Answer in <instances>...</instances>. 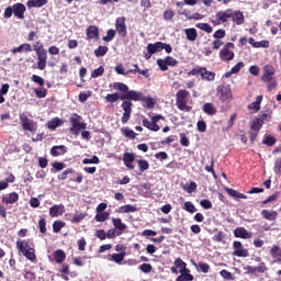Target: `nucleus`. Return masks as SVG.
Listing matches in <instances>:
<instances>
[{"mask_svg":"<svg viewBox=\"0 0 281 281\" xmlns=\"http://www.w3.org/2000/svg\"><path fill=\"white\" fill-rule=\"evenodd\" d=\"M114 91H121L122 94L117 92L109 93L105 95V102L110 104H115L119 100H131V90H128V86L124 82H114L112 85Z\"/></svg>","mask_w":281,"mask_h":281,"instance_id":"f257e3e1","label":"nucleus"},{"mask_svg":"<svg viewBox=\"0 0 281 281\" xmlns=\"http://www.w3.org/2000/svg\"><path fill=\"white\" fill-rule=\"evenodd\" d=\"M33 49L37 56V69L45 70V67H47V49H45L41 41L33 45Z\"/></svg>","mask_w":281,"mask_h":281,"instance_id":"f03ea898","label":"nucleus"},{"mask_svg":"<svg viewBox=\"0 0 281 281\" xmlns=\"http://www.w3.org/2000/svg\"><path fill=\"white\" fill-rule=\"evenodd\" d=\"M188 98H190V91L186 89H180L176 93V106L179 111H186L187 113L192 111V106L188 105Z\"/></svg>","mask_w":281,"mask_h":281,"instance_id":"7ed1b4c3","label":"nucleus"},{"mask_svg":"<svg viewBox=\"0 0 281 281\" xmlns=\"http://www.w3.org/2000/svg\"><path fill=\"white\" fill-rule=\"evenodd\" d=\"M71 127L69 128L70 133L74 135H80V131H85L87 128V123L82 122V116L78 113H74L69 119Z\"/></svg>","mask_w":281,"mask_h":281,"instance_id":"20e7f679","label":"nucleus"},{"mask_svg":"<svg viewBox=\"0 0 281 281\" xmlns=\"http://www.w3.org/2000/svg\"><path fill=\"white\" fill-rule=\"evenodd\" d=\"M232 49H236V45H234L232 42L226 43L218 53L220 60L223 63H229L231 60H234L236 54H234V50Z\"/></svg>","mask_w":281,"mask_h":281,"instance_id":"39448f33","label":"nucleus"},{"mask_svg":"<svg viewBox=\"0 0 281 281\" xmlns=\"http://www.w3.org/2000/svg\"><path fill=\"white\" fill-rule=\"evenodd\" d=\"M130 100H133V102H144L147 109H155V100L150 97H145L144 92L131 90Z\"/></svg>","mask_w":281,"mask_h":281,"instance_id":"423d86ee","label":"nucleus"},{"mask_svg":"<svg viewBox=\"0 0 281 281\" xmlns=\"http://www.w3.org/2000/svg\"><path fill=\"white\" fill-rule=\"evenodd\" d=\"M20 124L23 131H29V133H36V131H38V123L29 119L25 113L20 114Z\"/></svg>","mask_w":281,"mask_h":281,"instance_id":"0eeeda50","label":"nucleus"},{"mask_svg":"<svg viewBox=\"0 0 281 281\" xmlns=\"http://www.w3.org/2000/svg\"><path fill=\"white\" fill-rule=\"evenodd\" d=\"M159 120H166V116L161 114L154 115L151 116V122L148 119H143L142 124L145 126V128H148V131L157 133L161 128L159 124H157Z\"/></svg>","mask_w":281,"mask_h":281,"instance_id":"6e6552de","label":"nucleus"},{"mask_svg":"<svg viewBox=\"0 0 281 281\" xmlns=\"http://www.w3.org/2000/svg\"><path fill=\"white\" fill-rule=\"evenodd\" d=\"M121 109L124 111L123 116L121 117V122L122 124H126L128 120H131V114L133 113V101L123 100Z\"/></svg>","mask_w":281,"mask_h":281,"instance_id":"1a4fd4ad","label":"nucleus"},{"mask_svg":"<svg viewBox=\"0 0 281 281\" xmlns=\"http://www.w3.org/2000/svg\"><path fill=\"white\" fill-rule=\"evenodd\" d=\"M162 45L164 42H156V43H149L147 45V53H145V59L150 60L153 58V55L162 52Z\"/></svg>","mask_w":281,"mask_h":281,"instance_id":"9d476101","label":"nucleus"},{"mask_svg":"<svg viewBox=\"0 0 281 281\" xmlns=\"http://www.w3.org/2000/svg\"><path fill=\"white\" fill-rule=\"evenodd\" d=\"M233 256H236L237 258H247L249 257V250H247L245 247H243V243L235 240L233 243Z\"/></svg>","mask_w":281,"mask_h":281,"instance_id":"9b49d317","label":"nucleus"},{"mask_svg":"<svg viewBox=\"0 0 281 281\" xmlns=\"http://www.w3.org/2000/svg\"><path fill=\"white\" fill-rule=\"evenodd\" d=\"M246 273L254 276L256 273H267L269 268L267 267L266 262H260L258 266H247L245 268Z\"/></svg>","mask_w":281,"mask_h":281,"instance_id":"f8f14e48","label":"nucleus"},{"mask_svg":"<svg viewBox=\"0 0 281 281\" xmlns=\"http://www.w3.org/2000/svg\"><path fill=\"white\" fill-rule=\"evenodd\" d=\"M115 27L120 36H126V34H128V31L126 30V18H117L115 21Z\"/></svg>","mask_w":281,"mask_h":281,"instance_id":"ddd939ff","label":"nucleus"},{"mask_svg":"<svg viewBox=\"0 0 281 281\" xmlns=\"http://www.w3.org/2000/svg\"><path fill=\"white\" fill-rule=\"evenodd\" d=\"M273 76H276V68L271 65H266L263 67V75L261 76L262 82H271V80H273Z\"/></svg>","mask_w":281,"mask_h":281,"instance_id":"4468645a","label":"nucleus"},{"mask_svg":"<svg viewBox=\"0 0 281 281\" xmlns=\"http://www.w3.org/2000/svg\"><path fill=\"white\" fill-rule=\"evenodd\" d=\"M87 41H98L100 38V29L97 25H90L86 31Z\"/></svg>","mask_w":281,"mask_h":281,"instance_id":"2eb2a0df","label":"nucleus"},{"mask_svg":"<svg viewBox=\"0 0 281 281\" xmlns=\"http://www.w3.org/2000/svg\"><path fill=\"white\" fill-rule=\"evenodd\" d=\"M112 225L121 236L128 229V226H126L120 217H112Z\"/></svg>","mask_w":281,"mask_h":281,"instance_id":"dca6fc26","label":"nucleus"},{"mask_svg":"<svg viewBox=\"0 0 281 281\" xmlns=\"http://www.w3.org/2000/svg\"><path fill=\"white\" fill-rule=\"evenodd\" d=\"M12 9H13V14L16 19H25V4L21 3V2H18L15 4L12 5Z\"/></svg>","mask_w":281,"mask_h":281,"instance_id":"f3484780","label":"nucleus"},{"mask_svg":"<svg viewBox=\"0 0 281 281\" xmlns=\"http://www.w3.org/2000/svg\"><path fill=\"white\" fill-rule=\"evenodd\" d=\"M179 273H180V276L176 279V281H192V280H194V276H192L190 273V269H188V266L180 268Z\"/></svg>","mask_w":281,"mask_h":281,"instance_id":"a211bd4d","label":"nucleus"},{"mask_svg":"<svg viewBox=\"0 0 281 281\" xmlns=\"http://www.w3.org/2000/svg\"><path fill=\"white\" fill-rule=\"evenodd\" d=\"M19 251L23 254L26 260H30L31 262H34V260H36V250L34 248L25 250V248H23V244H20Z\"/></svg>","mask_w":281,"mask_h":281,"instance_id":"6ab92c4d","label":"nucleus"},{"mask_svg":"<svg viewBox=\"0 0 281 281\" xmlns=\"http://www.w3.org/2000/svg\"><path fill=\"white\" fill-rule=\"evenodd\" d=\"M63 214H65V205H63V204H54L49 209V216L52 218H56L58 216H63Z\"/></svg>","mask_w":281,"mask_h":281,"instance_id":"aec40b11","label":"nucleus"},{"mask_svg":"<svg viewBox=\"0 0 281 281\" xmlns=\"http://www.w3.org/2000/svg\"><path fill=\"white\" fill-rule=\"evenodd\" d=\"M234 236L235 238H243L244 240H247V238H251L252 234L245 227H237L234 229Z\"/></svg>","mask_w":281,"mask_h":281,"instance_id":"412c9836","label":"nucleus"},{"mask_svg":"<svg viewBox=\"0 0 281 281\" xmlns=\"http://www.w3.org/2000/svg\"><path fill=\"white\" fill-rule=\"evenodd\" d=\"M201 79L206 82H214L216 80V72L207 70V68L202 67Z\"/></svg>","mask_w":281,"mask_h":281,"instance_id":"4be33fe9","label":"nucleus"},{"mask_svg":"<svg viewBox=\"0 0 281 281\" xmlns=\"http://www.w3.org/2000/svg\"><path fill=\"white\" fill-rule=\"evenodd\" d=\"M52 256H53V260L57 265H63L65 260H67V254H65L63 249L55 250Z\"/></svg>","mask_w":281,"mask_h":281,"instance_id":"5701e85b","label":"nucleus"},{"mask_svg":"<svg viewBox=\"0 0 281 281\" xmlns=\"http://www.w3.org/2000/svg\"><path fill=\"white\" fill-rule=\"evenodd\" d=\"M67 153V146L65 145H55L50 148L52 157H60Z\"/></svg>","mask_w":281,"mask_h":281,"instance_id":"b1692460","label":"nucleus"},{"mask_svg":"<svg viewBox=\"0 0 281 281\" xmlns=\"http://www.w3.org/2000/svg\"><path fill=\"white\" fill-rule=\"evenodd\" d=\"M231 19L232 21H234V23H236V25H243V23H245V14L243 13V11L232 10Z\"/></svg>","mask_w":281,"mask_h":281,"instance_id":"393cba45","label":"nucleus"},{"mask_svg":"<svg viewBox=\"0 0 281 281\" xmlns=\"http://www.w3.org/2000/svg\"><path fill=\"white\" fill-rule=\"evenodd\" d=\"M217 21H221V23H227L229 19H232V9H227L226 11H218L216 13Z\"/></svg>","mask_w":281,"mask_h":281,"instance_id":"a878e982","label":"nucleus"},{"mask_svg":"<svg viewBox=\"0 0 281 281\" xmlns=\"http://www.w3.org/2000/svg\"><path fill=\"white\" fill-rule=\"evenodd\" d=\"M262 94H259L256 98V101L247 105L248 111H254V113H258V111H260V104H262Z\"/></svg>","mask_w":281,"mask_h":281,"instance_id":"bb28decb","label":"nucleus"},{"mask_svg":"<svg viewBox=\"0 0 281 281\" xmlns=\"http://www.w3.org/2000/svg\"><path fill=\"white\" fill-rule=\"evenodd\" d=\"M11 52L12 54H23V52H25V54H30V52H33L32 44H22L19 47H14L13 49H11Z\"/></svg>","mask_w":281,"mask_h":281,"instance_id":"cd10ccee","label":"nucleus"},{"mask_svg":"<svg viewBox=\"0 0 281 281\" xmlns=\"http://www.w3.org/2000/svg\"><path fill=\"white\" fill-rule=\"evenodd\" d=\"M261 216L266 221H277L278 220V211L262 210Z\"/></svg>","mask_w":281,"mask_h":281,"instance_id":"c85d7f7f","label":"nucleus"},{"mask_svg":"<svg viewBox=\"0 0 281 281\" xmlns=\"http://www.w3.org/2000/svg\"><path fill=\"white\" fill-rule=\"evenodd\" d=\"M271 115H273V110L267 109L260 112V115L257 117V120H260L262 124H265V122H271Z\"/></svg>","mask_w":281,"mask_h":281,"instance_id":"c756f323","label":"nucleus"},{"mask_svg":"<svg viewBox=\"0 0 281 281\" xmlns=\"http://www.w3.org/2000/svg\"><path fill=\"white\" fill-rule=\"evenodd\" d=\"M133 67H135V69H128L127 74H139L140 76H144L145 78H150V72L148 69L142 70L139 69V66L137 64H134Z\"/></svg>","mask_w":281,"mask_h":281,"instance_id":"7c9ffc66","label":"nucleus"},{"mask_svg":"<svg viewBox=\"0 0 281 281\" xmlns=\"http://www.w3.org/2000/svg\"><path fill=\"white\" fill-rule=\"evenodd\" d=\"M65 124V121L64 120H60L59 117H54L52 119L48 124H47V127L50 130V131H56V128H58V126H63Z\"/></svg>","mask_w":281,"mask_h":281,"instance_id":"2f4dec72","label":"nucleus"},{"mask_svg":"<svg viewBox=\"0 0 281 281\" xmlns=\"http://www.w3.org/2000/svg\"><path fill=\"white\" fill-rule=\"evenodd\" d=\"M245 67V63L238 61L232 69L231 71L225 72L224 77L225 78H232L233 74H239L240 69Z\"/></svg>","mask_w":281,"mask_h":281,"instance_id":"473e14b6","label":"nucleus"},{"mask_svg":"<svg viewBox=\"0 0 281 281\" xmlns=\"http://www.w3.org/2000/svg\"><path fill=\"white\" fill-rule=\"evenodd\" d=\"M220 100L225 102V100H229L232 98V89L229 87L222 88L218 90Z\"/></svg>","mask_w":281,"mask_h":281,"instance_id":"72a5a7b5","label":"nucleus"},{"mask_svg":"<svg viewBox=\"0 0 281 281\" xmlns=\"http://www.w3.org/2000/svg\"><path fill=\"white\" fill-rule=\"evenodd\" d=\"M184 34H186L187 38L189 41H191L192 43H194V41H196V38H199V33L196 32V29H194V27L186 29Z\"/></svg>","mask_w":281,"mask_h":281,"instance_id":"f704fd0d","label":"nucleus"},{"mask_svg":"<svg viewBox=\"0 0 281 281\" xmlns=\"http://www.w3.org/2000/svg\"><path fill=\"white\" fill-rule=\"evenodd\" d=\"M16 201H19V193L16 192H12L8 196L2 198V203H5V205L16 203Z\"/></svg>","mask_w":281,"mask_h":281,"instance_id":"c9c22d12","label":"nucleus"},{"mask_svg":"<svg viewBox=\"0 0 281 281\" xmlns=\"http://www.w3.org/2000/svg\"><path fill=\"white\" fill-rule=\"evenodd\" d=\"M131 212H137V206H134L132 204H125L119 207L120 214H131Z\"/></svg>","mask_w":281,"mask_h":281,"instance_id":"e433bc0d","label":"nucleus"},{"mask_svg":"<svg viewBox=\"0 0 281 281\" xmlns=\"http://www.w3.org/2000/svg\"><path fill=\"white\" fill-rule=\"evenodd\" d=\"M26 5L27 8H43L47 5V0H29Z\"/></svg>","mask_w":281,"mask_h":281,"instance_id":"4c0bfd02","label":"nucleus"},{"mask_svg":"<svg viewBox=\"0 0 281 281\" xmlns=\"http://www.w3.org/2000/svg\"><path fill=\"white\" fill-rule=\"evenodd\" d=\"M226 192L229 196H233V199H247V195L244 193H240L239 191H236L234 189H226Z\"/></svg>","mask_w":281,"mask_h":281,"instance_id":"58836bf2","label":"nucleus"},{"mask_svg":"<svg viewBox=\"0 0 281 281\" xmlns=\"http://www.w3.org/2000/svg\"><path fill=\"white\" fill-rule=\"evenodd\" d=\"M109 216H111L110 212L97 213L94 221H97V223H104L105 221H109Z\"/></svg>","mask_w":281,"mask_h":281,"instance_id":"ea45409f","label":"nucleus"},{"mask_svg":"<svg viewBox=\"0 0 281 281\" xmlns=\"http://www.w3.org/2000/svg\"><path fill=\"white\" fill-rule=\"evenodd\" d=\"M136 164H138V168L140 172H146L150 168V162L146 159H138L136 160Z\"/></svg>","mask_w":281,"mask_h":281,"instance_id":"a19ab883","label":"nucleus"},{"mask_svg":"<svg viewBox=\"0 0 281 281\" xmlns=\"http://www.w3.org/2000/svg\"><path fill=\"white\" fill-rule=\"evenodd\" d=\"M125 257H126V252L113 254L111 256V260H113V262H116V265H122V262H124Z\"/></svg>","mask_w":281,"mask_h":281,"instance_id":"79ce46f5","label":"nucleus"},{"mask_svg":"<svg viewBox=\"0 0 281 281\" xmlns=\"http://www.w3.org/2000/svg\"><path fill=\"white\" fill-rule=\"evenodd\" d=\"M195 27H198V30H202V32H206V34H212V32H214V29H212L209 23H198L195 24Z\"/></svg>","mask_w":281,"mask_h":281,"instance_id":"37998d69","label":"nucleus"},{"mask_svg":"<svg viewBox=\"0 0 281 281\" xmlns=\"http://www.w3.org/2000/svg\"><path fill=\"white\" fill-rule=\"evenodd\" d=\"M203 111L206 115H216V108H214V104L212 103H205L203 105Z\"/></svg>","mask_w":281,"mask_h":281,"instance_id":"c03bdc74","label":"nucleus"},{"mask_svg":"<svg viewBox=\"0 0 281 281\" xmlns=\"http://www.w3.org/2000/svg\"><path fill=\"white\" fill-rule=\"evenodd\" d=\"M121 133H122L125 137H128V139H135V137H137V134H136L133 130H131V128H128V127H123V128L121 130Z\"/></svg>","mask_w":281,"mask_h":281,"instance_id":"a18cd8bd","label":"nucleus"},{"mask_svg":"<svg viewBox=\"0 0 281 281\" xmlns=\"http://www.w3.org/2000/svg\"><path fill=\"white\" fill-rule=\"evenodd\" d=\"M69 175H76V170H74V168L66 169L65 171L61 172V175L57 177V179L59 181H65L69 177Z\"/></svg>","mask_w":281,"mask_h":281,"instance_id":"49530a36","label":"nucleus"},{"mask_svg":"<svg viewBox=\"0 0 281 281\" xmlns=\"http://www.w3.org/2000/svg\"><path fill=\"white\" fill-rule=\"evenodd\" d=\"M276 142H278V139H276V137H273L272 135H268V136H265L263 140H262V144L265 146H276Z\"/></svg>","mask_w":281,"mask_h":281,"instance_id":"de8ad7c7","label":"nucleus"},{"mask_svg":"<svg viewBox=\"0 0 281 281\" xmlns=\"http://www.w3.org/2000/svg\"><path fill=\"white\" fill-rule=\"evenodd\" d=\"M108 52H109V47L99 46L97 49H94V56H97V58H100L102 56H106Z\"/></svg>","mask_w":281,"mask_h":281,"instance_id":"09e8293b","label":"nucleus"},{"mask_svg":"<svg viewBox=\"0 0 281 281\" xmlns=\"http://www.w3.org/2000/svg\"><path fill=\"white\" fill-rule=\"evenodd\" d=\"M262 125H263V123L260 120L255 119L251 126H250V131H255L257 133H260V128H262Z\"/></svg>","mask_w":281,"mask_h":281,"instance_id":"8fccbe9b","label":"nucleus"},{"mask_svg":"<svg viewBox=\"0 0 281 281\" xmlns=\"http://www.w3.org/2000/svg\"><path fill=\"white\" fill-rule=\"evenodd\" d=\"M65 222H63V221H55L54 223H53V232L55 233V234H58V233H60V229H63V227H65Z\"/></svg>","mask_w":281,"mask_h":281,"instance_id":"3c124183","label":"nucleus"},{"mask_svg":"<svg viewBox=\"0 0 281 281\" xmlns=\"http://www.w3.org/2000/svg\"><path fill=\"white\" fill-rule=\"evenodd\" d=\"M196 182L191 181L189 184L183 187V190L188 192V194H192V192H196Z\"/></svg>","mask_w":281,"mask_h":281,"instance_id":"603ef678","label":"nucleus"},{"mask_svg":"<svg viewBox=\"0 0 281 281\" xmlns=\"http://www.w3.org/2000/svg\"><path fill=\"white\" fill-rule=\"evenodd\" d=\"M65 168H66L65 162L55 161L53 164V169H50V172H60V170H65Z\"/></svg>","mask_w":281,"mask_h":281,"instance_id":"864d4df0","label":"nucleus"},{"mask_svg":"<svg viewBox=\"0 0 281 281\" xmlns=\"http://www.w3.org/2000/svg\"><path fill=\"white\" fill-rule=\"evenodd\" d=\"M115 34H116L115 30H113V29L108 30L106 36H103V41L105 43H111V41H113L115 38Z\"/></svg>","mask_w":281,"mask_h":281,"instance_id":"5fc2aeb1","label":"nucleus"},{"mask_svg":"<svg viewBox=\"0 0 281 281\" xmlns=\"http://www.w3.org/2000/svg\"><path fill=\"white\" fill-rule=\"evenodd\" d=\"M162 19L164 21H172V19H175V11L170 9L165 10L162 14Z\"/></svg>","mask_w":281,"mask_h":281,"instance_id":"6e6d98bb","label":"nucleus"},{"mask_svg":"<svg viewBox=\"0 0 281 281\" xmlns=\"http://www.w3.org/2000/svg\"><path fill=\"white\" fill-rule=\"evenodd\" d=\"M31 80L35 82V85H38L40 87H45V79H43V77L41 76L33 75L31 77Z\"/></svg>","mask_w":281,"mask_h":281,"instance_id":"4d7b16f0","label":"nucleus"},{"mask_svg":"<svg viewBox=\"0 0 281 281\" xmlns=\"http://www.w3.org/2000/svg\"><path fill=\"white\" fill-rule=\"evenodd\" d=\"M38 227H40L41 234H47V221H45V218L42 217L38 221Z\"/></svg>","mask_w":281,"mask_h":281,"instance_id":"13d9d810","label":"nucleus"},{"mask_svg":"<svg viewBox=\"0 0 281 281\" xmlns=\"http://www.w3.org/2000/svg\"><path fill=\"white\" fill-rule=\"evenodd\" d=\"M100 76H104V67L100 66L91 72V78H100Z\"/></svg>","mask_w":281,"mask_h":281,"instance_id":"bf43d9fd","label":"nucleus"},{"mask_svg":"<svg viewBox=\"0 0 281 281\" xmlns=\"http://www.w3.org/2000/svg\"><path fill=\"white\" fill-rule=\"evenodd\" d=\"M183 210H186V212H189L190 214H194V212H196V206H194L192 202H186Z\"/></svg>","mask_w":281,"mask_h":281,"instance_id":"052dcab7","label":"nucleus"},{"mask_svg":"<svg viewBox=\"0 0 281 281\" xmlns=\"http://www.w3.org/2000/svg\"><path fill=\"white\" fill-rule=\"evenodd\" d=\"M34 92L36 98H47V89L36 88Z\"/></svg>","mask_w":281,"mask_h":281,"instance_id":"680f3d73","label":"nucleus"},{"mask_svg":"<svg viewBox=\"0 0 281 281\" xmlns=\"http://www.w3.org/2000/svg\"><path fill=\"white\" fill-rule=\"evenodd\" d=\"M157 65L160 71H168V63L166 61V59H157Z\"/></svg>","mask_w":281,"mask_h":281,"instance_id":"e2e57ef3","label":"nucleus"},{"mask_svg":"<svg viewBox=\"0 0 281 281\" xmlns=\"http://www.w3.org/2000/svg\"><path fill=\"white\" fill-rule=\"evenodd\" d=\"M139 269L143 273H150L153 271V266L150 263H142Z\"/></svg>","mask_w":281,"mask_h":281,"instance_id":"0e129e2a","label":"nucleus"},{"mask_svg":"<svg viewBox=\"0 0 281 281\" xmlns=\"http://www.w3.org/2000/svg\"><path fill=\"white\" fill-rule=\"evenodd\" d=\"M87 218V213H80L72 217L71 223H80L81 221H85Z\"/></svg>","mask_w":281,"mask_h":281,"instance_id":"69168bd1","label":"nucleus"},{"mask_svg":"<svg viewBox=\"0 0 281 281\" xmlns=\"http://www.w3.org/2000/svg\"><path fill=\"white\" fill-rule=\"evenodd\" d=\"M220 276H222L224 280H234V274L227 270H221Z\"/></svg>","mask_w":281,"mask_h":281,"instance_id":"338daca9","label":"nucleus"},{"mask_svg":"<svg viewBox=\"0 0 281 281\" xmlns=\"http://www.w3.org/2000/svg\"><path fill=\"white\" fill-rule=\"evenodd\" d=\"M274 173L281 175V157L277 158L274 161Z\"/></svg>","mask_w":281,"mask_h":281,"instance_id":"774afa93","label":"nucleus"}]
</instances>
